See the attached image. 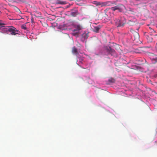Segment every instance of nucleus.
Listing matches in <instances>:
<instances>
[{
	"label": "nucleus",
	"mask_w": 157,
	"mask_h": 157,
	"mask_svg": "<svg viewBox=\"0 0 157 157\" xmlns=\"http://www.w3.org/2000/svg\"><path fill=\"white\" fill-rule=\"evenodd\" d=\"M150 58L152 59H154V58H151V57H150Z\"/></svg>",
	"instance_id": "nucleus-22"
},
{
	"label": "nucleus",
	"mask_w": 157,
	"mask_h": 157,
	"mask_svg": "<svg viewBox=\"0 0 157 157\" xmlns=\"http://www.w3.org/2000/svg\"><path fill=\"white\" fill-rule=\"evenodd\" d=\"M75 29L73 30V32H75V31H78L79 32L80 30L82 29V26L80 25H75Z\"/></svg>",
	"instance_id": "nucleus-7"
},
{
	"label": "nucleus",
	"mask_w": 157,
	"mask_h": 157,
	"mask_svg": "<svg viewBox=\"0 0 157 157\" xmlns=\"http://www.w3.org/2000/svg\"><path fill=\"white\" fill-rule=\"evenodd\" d=\"M114 21L117 27L123 26L126 22V19L124 17H121L120 19L115 18Z\"/></svg>",
	"instance_id": "nucleus-1"
},
{
	"label": "nucleus",
	"mask_w": 157,
	"mask_h": 157,
	"mask_svg": "<svg viewBox=\"0 0 157 157\" xmlns=\"http://www.w3.org/2000/svg\"><path fill=\"white\" fill-rule=\"evenodd\" d=\"M83 2H82V3H79V2H76V4L77 5H78L79 6H82V5L83 4Z\"/></svg>",
	"instance_id": "nucleus-15"
},
{
	"label": "nucleus",
	"mask_w": 157,
	"mask_h": 157,
	"mask_svg": "<svg viewBox=\"0 0 157 157\" xmlns=\"http://www.w3.org/2000/svg\"><path fill=\"white\" fill-rule=\"evenodd\" d=\"M6 30L10 33V34L12 35H15L18 34V31L13 26H11L9 28L6 29Z\"/></svg>",
	"instance_id": "nucleus-2"
},
{
	"label": "nucleus",
	"mask_w": 157,
	"mask_h": 157,
	"mask_svg": "<svg viewBox=\"0 0 157 157\" xmlns=\"http://www.w3.org/2000/svg\"><path fill=\"white\" fill-rule=\"evenodd\" d=\"M109 81L110 82H114V79L111 78L109 79Z\"/></svg>",
	"instance_id": "nucleus-16"
},
{
	"label": "nucleus",
	"mask_w": 157,
	"mask_h": 157,
	"mask_svg": "<svg viewBox=\"0 0 157 157\" xmlns=\"http://www.w3.org/2000/svg\"><path fill=\"white\" fill-rule=\"evenodd\" d=\"M154 55V54L153 53H150L149 56H153Z\"/></svg>",
	"instance_id": "nucleus-20"
},
{
	"label": "nucleus",
	"mask_w": 157,
	"mask_h": 157,
	"mask_svg": "<svg viewBox=\"0 0 157 157\" xmlns=\"http://www.w3.org/2000/svg\"><path fill=\"white\" fill-rule=\"evenodd\" d=\"M156 37H157V35H151L150 34L149 35L146 36V38L149 42H152L153 39Z\"/></svg>",
	"instance_id": "nucleus-5"
},
{
	"label": "nucleus",
	"mask_w": 157,
	"mask_h": 157,
	"mask_svg": "<svg viewBox=\"0 0 157 157\" xmlns=\"http://www.w3.org/2000/svg\"><path fill=\"white\" fill-rule=\"evenodd\" d=\"M72 52L73 54L76 56H77L78 55V52L77 49L75 46H74L72 48Z\"/></svg>",
	"instance_id": "nucleus-8"
},
{
	"label": "nucleus",
	"mask_w": 157,
	"mask_h": 157,
	"mask_svg": "<svg viewBox=\"0 0 157 157\" xmlns=\"http://www.w3.org/2000/svg\"><path fill=\"white\" fill-rule=\"evenodd\" d=\"M31 22L32 23H34L33 19V17H32L31 18Z\"/></svg>",
	"instance_id": "nucleus-19"
},
{
	"label": "nucleus",
	"mask_w": 157,
	"mask_h": 157,
	"mask_svg": "<svg viewBox=\"0 0 157 157\" xmlns=\"http://www.w3.org/2000/svg\"><path fill=\"white\" fill-rule=\"evenodd\" d=\"M107 52L109 53V54H110L112 56H115V50L112 49L111 47H109V48H108L107 49Z\"/></svg>",
	"instance_id": "nucleus-6"
},
{
	"label": "nucleus",
	"mask_w": 157,
	"mask_h": 157,
	"mask_svg": "<svg viewBox=\"0 0 157 157\" xmlns=\"http://www.w3.org/2000/svg\"><path fill=\"white\" fill-rule=\"evenodd\" d=\"M9 5L12 8V6H14L13 5H12L11 4H9Z\"/></svg>",
	"instance_id": "nucleus-21"
},
{
	"label": "nucleus",
	"mask_w": 157,
	"mask_h": 157,
	"mask_svg": "<svg viewBox=\"0 0 157 157\" xmlns=\"http://www.w3.org/2000/svg\"><path fill=\"white\" fill-rule=\"evenodd\" d=\"M124 8V6L123 5H121L116 6L112 7L111 9L113 11L118 10L119 12H121L123 11Z\"/></svg>",
	"instance_id": "nucleus-3"
},
{
	"label": "nucleus",
	"mask_w": 157,
	"mask_h": 157,
	"mask_svg": "<svg viewBox=\"0 0 157 157\" xmlns=\"http://www.w3.org/2000/svg\"><path fill=\"white\" fill-rule=\"evenodd\" d=\"M12 8L15 11L17 12H18L19 11H20V10L15 6H12Z\"/></svg>",
	"instance_id": "nucleus-12"
},
{
	"label": "nucleus",
	"mask_w": 157,
	"mask_h": 157,
	"mask_svg": "<svg viewBox=\"0 0 157 157\" xmlns=\"http://www.w3.org/2000/svg\"><path fill=\"white\" fill-rule=\"evenodd\" d=\"M78 33H79L78 32L75 31V32H73V33H72V34L74 36H76L78 35Z\"/></svg>",
	"instance_id": "nucleus-14"
},
{
	"label": "nucleus",
	"mask_w": 157,
	"mask_h": 157,
	"mask_svg": "<svg viewBox=\"0 0 157 157\" xmlns=\"http://www.w3.org/2000/svg\"><path fill=\"white\" fill-rule=\"evenodd\" d=\"M66 3H67L66 1H63L61 0H58L56 2L57 4H65Z\"/></svg>",
	"instance_id": "nucleus-10"
},
{
	"label": "nucleus",
	"mask_w": 157,
	"mask_h": 157,
	"mask_svg": "<svg viewBox=\"0 0 157 157\" xmlns=\"http://www.w3.org/2000/svg\"><path fill=\"white\" fill-rule=\"evenodd\" d=\"M10 1H12L13 0H9Z\"/></svg>",
	"instance_id": "nucleus-23"
},
{
	"label": "nucleus",
	"mask_w": 157,
	"mask_h": 157,
	"mask_svg": "<svg viewBox=\"0 0 157 157\" xmlns=\"http://www.w3.org/2000/svg\"><path fill=\"white\" fill-rule=\"evenodd\" d=\"M100 29V28L98 27H95L93 29V31L94 32L98 33Z\"/></svg>",
	"instance_id": "nucleus-11"
},
{
	"label": "nucleus",
	"mask_w": 157,
	"mask_h": 157,
	"mask_svg": "<svg viewBox=\"0 0 157 157\" xmlns=\"http://www.w3.org/2000/svg\"><path fill=\"white\" fill-rule=\"evenodd\" d=\"M83 0H76V2H78L80 1H83Z\"/></svg>",
	"instance_id": "nucleus-18"
},
{
	"label": "nucleus",
	"mask_w": 157,
	"mask_h": 157,
	"mask_svg": "<svg viewBox=\"0 0 157 157\" xmlns=\"http://www.w3.org/2000/svg\"><path fill=\"white\" fill-rule=\"evenodd\" d=\"M21 28L22 29H26V26L25 25H22L21 26Z\"/></svg>",
	"instance_id": "nucleus-17"
},
{
	"label": "nucleus",
	"mask_w": 157,
	"mask_h": 157,
	"mask_svg": "<svg viewBox=\"0 0 157 157\" xmlns=\"http://www.w3.org/2000/svg\"><path fill=\"white\" fill-rule=\"evenodd\" d=\"M132 37L134 40H136L137 42H138L139 39V34L136 32H134L133 33L132 35Z\"/></svg>",
	"instance_id": "nucleus-4"
},
{
	"label": "nucleus",
	"mask_w": 157,
	"mask_h": 157,
	"mask_svg": "<svg viewBox=\"0 0 157 157\" xmlns=\"http://www.w3.org/2000/svg\"><path fill=\"white\" fill-rule=\"evenodd\" d=\"M94 4L96 5L97 6L101 5V3L100 2H98L94 1Z\"/></svg>",
	"instance_id": "nucleus-13"
},
{
	"label": "nucleus",
	"mask_w": 157,
	"mask_h": 157,
	"mask_svg": "<svg viewBox=\"0 0 157 157\" xmlns=\"http://www.w3.org/2000/svg\"><path fill=\"white\" fill-rule=\"evenodd\" d=\"M77 10H75L71 13V15L73 17H75L78 14Z\"/></svg>",
	"instance_id": "nucleus-9"
}]
</instances>
